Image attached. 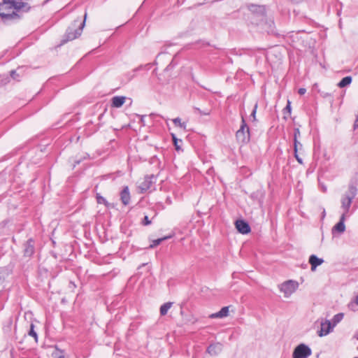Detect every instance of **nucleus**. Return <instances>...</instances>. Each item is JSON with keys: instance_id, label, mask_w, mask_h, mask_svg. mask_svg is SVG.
<instances>
[{"instance_id": "nucleus-1", "label": "nucleus", "mask_w": 358, "mask_h": 358, "mask_svg": "<svg viewBox=\"0 0 358 358\" xmlns=\"http://www.w3.org/2000/svg\"><path fill=\"white\" fill-rule=\"evenodd\" d=\"M20 10V3H15L13 0H2L0 3V17L4 22L19 19L17 12Z\"/></svg>"}, {"instance_id": "nucleus-2", "label": "nucleus", "mask_w": 358, "mask_h": 358, "mask_svg": "<svg viewBox=\"0 0 358 358\" xmlns=\"http://www.w3.org/2000/svg\"><path fill=\"white\" fill-rule=\"evenodd\" d=\"M357 180H352L349 183L348 191L344 194L341 200V208L343 210L342 214H345L347 216L350 211L352 200L357 194Z\"/></svg>"}, {"instance_id": "nucleus-3", "label": "nucleus", "mask_w": 358, "mask_h": 358, "mask_svg": "<svg viewBox=\"0 0 358 358\" xmlns=\"http://www.w3.org/2000/svg\"><path fill=\"white\" fill-rule=\"evenodd\" d=\"M87 15V12H85L84 15V20L82 22H80L78 20H76L71 24V26H69L67 28L66 33L64 36V39L62 40L63 43L74 40L81 35L83 29L85 24Z\"/></svg>"}, {"instance_id": "nucleus-4", "label": "nucleus", "mask_w": 358, "mask_h": 358, "mask_svg": "<svg viewBox=\"0 0 358 358\" xmlns=\"http://www.w3.org/2000/svg\"><path fill=\"white\" fill-rule=\"evenodd\" d=\"M343 317L344 314L340 313L335 315L331 321L327 320L325 322H322L321 324V329L318 331V336L322 337L327 335L343 319Z\"/></svg>"}, {"instance_id": "nucleus-5", "label": "nucleus", "mask_w": 358, "mask_h": 358, "mask_svg": "<svg viewBox=\"0 0 358 358\" xmlns=\"http://www.w3.org/2000/svg\"><path fill=\"white\" fill-rule=\"evenodd\" d=\"M237 141L242 144H247L250 140V129L244 117H242L240 129L236 133Z\"/></svg>"}, {"instance_id": "nucleus-6", "label": "nucleus", "mask_w": 358, "mask_h": 358, "mask_svg": "<svg viewBox=\"0 0 358 358\" xmlns=\"http://www.w3.org/2000/svg\"><path fill=\"white\" fill-rule=\"evenodd\" d=\"M299 284L296 281L289 280L279 285L280 292L284 293L285 297H289L298 288Z\"/></svg>"}, {"instance_id": "nucleus-7", "label": "nucleus", "mask_w": 358, "mask_h": 358, "mask_svg": "<svg viewBox=\"0 0 358 358\" xmlns=\"http://www.w3.org/2000/svg\"><path fill=\"white\" fill-rule=\"evenodd\" d=\"M311 349L306 345L301 343L296 346L292 354L293 358H307L311 355Z\"/></svg>"}, {"instance_id": "nucleus-8", "label": "nucleus", "mask_w": 358, "mask_h": 358, "mask_svg": "<svg viewBox=\"0 0 358 358\" xmlns=\"http://www.w3.org/2000/svg\"><path fill=\"white\" fill-rule=\"evenodd\" d=\"M156 176L153 174L145 176L143 181L141 182L138 185L140 192L144 193L150 189L152 185L156 182Z\"/></svg>"}, {"instance_id": "nucleus-9", "label": "nucleus", "mask_w": 358, "mask_h": 358, "mask_svg": "<svg viewBox=\"0 0 358 358\" xmlns=\"http://www.w3.org/2000/svg\"><path fill=\"white\" fill-rule=\"evenodd\" d=\"M35 252V241L30 238L24 244L23 254L24 257H31Z\"/></svg>"}, {"instance_id": "nucleus-10", "label": "nucleus", "mask_w": 358, "mask_h": 358, "mask_svg": "<svg viewBox=\"0 0 358 358\" xmlns=\"http://www.w3.org/2000/svg\"><path fill=\"white\" fill-rule=\"evenodd\" d=\"M236 228L238 231L242 234H247L250 232V227L249 224L243 220H238L236 221Z\"/></svg>"}, {"instance_id": "nucleus-11", "label": "nucleus", "mask_w": 358, "mask_h": 358, "mask_svg": "<svg viewBox=\"0 0 358 358\" xmlns=\"http://www.w3.org/2000/svg\"><path fill=\"white\" fill-rule=\"evenodd\" d=\"M347 215L345 214H342L341 215L340 220L332 228V234L334 235L336 232L339 234H343L345 230V220L346 219Z\"/></svg>"}, {"instance_id": "nucleus-12", "label": "nucleus", "mask_w": 358, "mask_h": 358, "mask_svg": "<svg viewBox=\"0 0 358 358\" xmlns=\"http://www.w3.org/2000/svg\"><path fill=\"white\" fill-rule=\"evenodd\" d=\"M223 345L217 342L210 344L206 349V352L210 356H216L222 351Z\"/></svg>"}, {"instance_id": "nucleus-13", "label": "nucleus", "mask_w": 358, "mask_h": 358, "mask_svg": "<svg viewBox=\"0 0 358 358\" xmlns=\"http://www.w3.org/2000/svg\"><path fill=\"white\" fill-rule=\"evenodd\" d=\"M247 8L252 13L257 14L259 16H264L266 15L265 6L250 3L247 5Z\"/></svg>"}, {"instance_id": "nucleus-14", "label": "nucleus", "mask_w": 358, "mask_h": 358, "mask_svg": "<svg viewBox=\"0 0 358 358\" xmlns=\"http://www.w3.org/2000/svg\"><path fill=\"white\" fill-rule=\"evenodd\" d=\"M308 262L311 266V271H315L317 266L321 265L324 262V259L317 257L315 255H311L309 257Z\"/></svg>"}, {"instance_id": "nucleus-15", "label": "nucleus", "mask_w": 358, "mask_h": 358, "mask_svg": "<svg viewBox=\"0 0 358 358\" xmlns=\"http://www.w3.org/2000/svg\"><path fill=\"white\" fill-rule=\"evenodd\" d=\"M130 199L131 196L129 187L127 186H125L120 192L121 201L124 206H127L129 203Z\"/></svg>"}, {"instance_id": "nucleus-16", "label": "nucleus", "mask_w": 358, "mask_h": 358, "mask_svg": "<svg viewBox=\"0 0 358 358\" xmlns=\"http://www.w3.org/2000/svg\"><path fill=\"white\" fill-rule=\"evenodd\" d=\"M229 315V307L224 306L221 310L215 313H213L210 315V318H223Z\"/></svg>"}, {"instance_id": "nucleus-17", "label": "nucleus", "mask_w": 358, "mask_h": 358, "mask_svg": "<svg viewBox=\"0 0 358 358\" xmlns=\"http://www.w3.org/2000/svg\"><path fill=\"white\" fill-rule=\"evenodd\" d=\"M126 97L123 96H115L112 99V106L120 108L125 102Z\"/></svg>"}, {"instance_id": "nucleus-18", "label": "nucleus", "mask_w": 358, "mask_h": 358, "mask_svg": "<svg viewBox=\"0 0 358 358\" xmlns=\"http://www.w3.org/2000/svg\"><path fill=\"white\" fill-rule=\"evenodd\" d=\"M264 194L261 189L257 190L250 194V198L259 203H262L264 199Z\"/></svg>"}, {"instance_id": "nucleus-19", "label": "nucleus", "mask_w": 358, "mask_h": 358, "mask_svg": "<svg viewBox=\"0 0 358 358\" xmlns=\"http://www.w3.org/2000/svg\"><path fill=\"white\" fill-rule=\"evenodd\" d=\"M352 78L351 76L344 77L338 83V87L340 88H343L348 85H349L352 83Z\"/></svg>"}, {"instance_id": "nucleus-20", "label": "nucleus", "mask_w": 358, "mask_h": 358, "mask_svg": "<svg viewBox=\"0 0 358 358\" xmlns=\"http://www.w3.org/2000/svg\"><path fill=\"white\" fill-rule=\"evenodd\" d=\"M172 304L173 303L171 302H167V303H164L162 306H161V307H160V314H161V315H166L168 310L172 306Z\"/></svg>"}, {"instance_id": "nucleus-21", "label": "nucleus", "mask_w": 358, "mask_h": 358, "mask_svg": "<svg viewBox=\"0 0 358 358\" xmlns=\"http://www.w3.org/2000/svg\"><path fill=\"white\" fill-rule=\"evenodd\" d=\"M172 121L176 127H179L180 128L183 129L184 130L186 129V122H181V119L180 117L174 118L173 119Z\"/></svg>"}, {"instance_id": "nucleus-22", "label": "nucleus", "mask_w": 358, "mask_h": 358, "mask_svg": "<svg viewBox=\"0 0 358 358\" xmlns=\"http://www.w3.org/2000/svg\"><path fill=\"white\" fill-rule=\"evenodd\" d=\"M96 199L98 203H103L106 207H108L110 205L107 200L99 193L96 194Z\"/></svg>"}, {"instance_id": "nucleus-23", "label": "nucleus", "mask_w": 358, "mask_h": 358, "mask_svg": "<svg viewBox=\"0 0 358 358\" xmlns=\"http://www.w3.org/2000/svg\"><path fill=\"white\" fill-rule=\"evenodd\" d=\"M28 335L32 336L34 338L36 343L38 342V334L34 330V324L33 323L30 324V329L28 331Z\"/></svg>"}, {"instance_id": "nucleus-24", "label": "nucleus", "mask_w": 358, "mask_h": 358, "mask_svg": "<svg viewBox=\"0 0 358 358\" xmlns=\"http://www.w3.org/2000/svg\"><path fill=\"white\" fill-rule=\"evenodd\" d=\"M172 140L174 144V146L176 148V150H180V145H179V143H182V140L178 139L177 137L174 134H171Z\"/></svg>"}, {"instance_id": "nucleus-25", "label": "nucleus", "mask_w": 358, "mask_h": 358, "mask_svg": "<svg viewBox=\"0 0 358 358\" xmlns=\"http://www.w3.org/2000/svg\"><path fill=\"white\" fill-rule=\"evenodd\" d=\"M170 236H165L164 238H157L152 241V244L150 245V248H153L159 245L163 241L168 239Z\"/></svg>"}, {"instance_id": "nucleus-26", "label": "nucleus", "mask_w": 358, "mask_h": 358, "mask_svg": "<svg viewBox=\"0 0 358 358\" xmlns=\"http://www.w3.org/2000/svg\"><path fill=\"white\" fill-rule=\"evenodd\" d=\"M143 69V66H140L133 70L132 72L129 73L127 75L129 76L128 80H131L135 76V72L138 71L139 70H141Z\"/></svg>"}, {"instance_id": "nucleus-27", "label": "nucleus", "mask_w": 358, "mask_h": 358, "mask_svg": "<svg viewBox=\"0 0 358 358\" xmlns=\"http://www.w3.org/2000/svg\"><path fill=\"white\" fill-rule=\"evenodd\" d=\"M257 106H258V104H257V103H256L254 106V108L250 115V117H252L253 122L257 121L256 113H257Z\"/></svg>"}, {"instance_id": "nucleus-28", "label": "nucleus", "mask_w": 358, "mask_h": 358, "mask_svg": "<svg viewBox=\"0 0 358 358\" xmlns=\"http://www.w3.org/2000/svg\"><path fill=\"white\" fill-rule=\"evenodd\" d=\"M10 77L15 80H20L19 78H20V75L17 73V71L15 70H12L10 71Z\"/></svg>"}, {"instance_id": "nucleus-29", "label": "nucleus", "mask_w": 358, "mask_h": 358, "mask_svg": "<svg viewBox=\"0 0 358 358\" xmlns=\"http://www.w3.org/2000/svg\"><path fill=\"white\" fill-rule=\"evenodd\" d=\"M302 148V144L298 140H296V141H294V150L298 151L299 150H301Z\"/></svg>"}, {"instance_id": "nucleus-30", "label": "nucleus", "mask_w": 358, "mask_h": 358, "mask_svg": "<svg viewBox=\"0 0 358 358\" xmlns=\"http://www.w3.org/2000/svg\"><path fill=\"white\" fill-rule=\"evenodd\" d=\"M301 133L299 128H294V141H296L298 138L300 137Z\"/></svg>"}, {"instance_id": "nucleus-31", "label": "nucleus", "mask_w": 358, "mask_h": 358, "mask_svg": "<svg viewBox=\"0 0 358 358\" xmlns=\"http://www.w3.org/2000/svg\"><path fill=\"white\" fill-rule=\"evenodd\" d=\"M90 155L88 154H85L83 157L80 158L79 159L75 161V164H73V167H75L77 164H79L83 160L89 159Z\"/></svg>"}, {"instance_id": "nucleus-32", "label": "nucleus", "mask_w": 358, "mask_h": 358, "mask_svg": "<svg viewBox=\"0 0 358 358\" xmlns=\"http://www.w3.org/2000/svg\"><path fill=\"white\" fill-rule=\"evenodd\" d=\"M152 223L151 220H149L148 217L145 215L141 221V224L144 226L150 225Z\"/></svg>"}, {"instance_id": "nucleus-33", "label": "nucleus", "mask_w": 358, "mask_h": 358, "mask_svg": "<svg viewBox=\"0 0 358 358\" xmlns=\"http://www.w3.org/2000/svg\"><path fill=\"white\" fill-rule=\"evenodd\" d=\"M291 110H292V108H291V103H290L289 101H288L287 106L283 109L284 113L285 114L286 113H287L289 115H290L291 114Z\"/></svg>"}, {"instance_id": "nucleus-34", "label": "nucleus", "mask_w": 358, "mask_h": 358, "mask_svg": "<svg viewBox=\"0 0 358 358\" xmlns=\"http://www.w3.org/2000/svg\"><path fill=\"white\" fill-rule=\"evenodd\" d=\"M294 155L296 161L300 164H303V159L299 156L298 151L294 150Z\"/></svg>"}, {"instance_id": "nucleus-35", "label": "nucleus", "mask_w": 358, "mask_h": 358, "mask_svg": "<svg viewBox=\"0 0 358 358\" xmlns=\"http://www.w3.org/2000/svg\"><path fill=\"white\" fill-rule=\"evenodd\" d=\"M23 0H13L15 3H20V8H24L27 6V3L22 1Z\"/></svg>"}, {"instance_id": "nucleus-36", "label": "nucleus", "mask_w": 358, "mask_h": 358, "mask_svg": "<svg viewBox=\"0 0 358 358\" xmlns=\"http://www.w3.org/2000/svg\"><path fill=\"white\" fill-rule=\"evenodd\" d=\"M194 110L196 111H197L200 115H208L210 114L209 111L203 112L199 108H194Z\"/></svg>"}, {"instance_id": "nucleus-37", "label": "nucleus", "mask_w": 358, "mask_h": 358, "mask_svg": "<svg viewBox=\"0 0 358 358\" xmlns=\"http://www.w3.org/2000/svg\"><path fill=\"white\" fill-rule=\"evenodd\" d=\"M173 62H171L164 69V71H168L170 69H172L173 68Z\"/></svg>"}, {"instance_id": "nucleus-38", "label": "nucleus", "mask_w": 358, "mask_h": 358, "mask_svg": "<svg viewBox=\"0 0 358 358\" xmlns=\"http://www.w3.org/2000/svg\"><path fill=\"white\" fill-rule=\"evenodd\" d=\"M306 92V90L305 88H299L298 90V93L300 95H303Z\"/></svg>"}, {"instance_id": "nucleus-39", "label": "nucleus", "mask_w": 358, "mask_h": 358, "mask_svg": "<svg viewBox=\"0 0 358 358\" xmlns=\"http://www.w3.org/2000/svg\"><path fill=\"white\" fill-rule=\"evenodd\" d=\"M353 127H354V129H356L358 128V116L357 117V118L354 122Z\"/></svg>"}, {"instance_id": "nucleus-40", "label": "nucleus", "mask_w": 358, "mask_h": 358, "mask_svg": "<svg viewBox=\"0 0 358 358\" xmlns=\"http://www.w3.org/2000/svg\"><path fill=\"white\" fill-rule=\"evenodd\" d=\"M58 358H66L64 355H60L58 357Z\"/></svg>"}, {"instance_id": "nucleus-41", "label": "nucleus", "mask_w": 358, "mask_h": 358, "mask_svg": "<svg viewBox=\"0 0 358 358\" xmlns=\"http://www.w3.org/2000/svg\"><path fill=\"white\" fill-rule=\"evenodd\" d=\"M327 329V326L326 325V326H324V331Z\"/></svg>"}, {"instance_id": "nucleus-42", "label": "nucleus", "mask_w": 358, "mask_h": 358, "mask_svg": "<svg viewBox=\"0 0 358 358\" xmlns=\"http://www.w3.org/2000/svg\"><path fill=\"white\" fill-rule=\"evenodd\" d=\"M357 350H358V346H357Z\"/></svg>"}]
</instances>
